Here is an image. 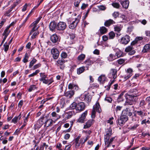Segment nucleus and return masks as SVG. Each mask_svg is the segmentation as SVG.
<instances>
[{
	"label": "nucleus",
	"instance_id": "f257e3e1",
	"mask_svg": "<svg viewBox=\"0 0 150 150\" xmlns=\"http://www.w3.org/2000/svg\"><path fill=\"white\" fill-rule=\"evenodd\" d=\"M81 18L80 15L78 16L77 18H76L74 20H71V19H69L68 20V23L70 24L69 25V28L71 29H74L76 26L77 24L79 21V20Z\"/></svg>",
	"mask_w": 150,
	"mask_h": 150
},
{
	"label": "nucleus",
	"instance_id": "f03ea898",
	"mask_svg": "<svg viewBox=\"0 0 150 150\" xmlns=\"http://www.w3.org/2000/svg\"><path fill=\"white\" fill-rule=\"evenodd\" d=\"M96 111L98 113H100L101 112L99 104L98 102H97L93 106L91 115V117L92 118H94L95 117Z\"/></svg>",
	"mask_w": 150,
	"mask_h": 150
},
{
	"label": "nucleus",
	"instance_id": "7ed1b4c3",
	"mask_svg": "<svg viewBox=\"0 0 150 150\" xmlns=\"http://www.w3.org/2000/svg\"><path fill=\"white\" fill-rule=\"evenodd\" d=\"M126 100L124 105L125 106L129 105H133L134 103V98L132 96H130L126 94L125 96Z\"/></svg>",
	"mask_w": 150,
	"mask_h": 150
},
{
	"label": "nucleus",
	"instance_id": "20e7f679",
	"mask_svg": "<svg viewBox=\"0 0 150 150\" xmlns=\"http://www.w3.org/2000/svg\"><path fill=\"white\" fill-rule=\"evenodd\" d=\"M127 95L132 96L134 98V97L139 96L140 95L141 93L138 91L136 88L131 89L127 93Z\"/></svg>",
	"mask_w": 150,
	"mask_h": 150
},
{
	"label": "nucleus",
	"instance_id": "39448f33",
	"mask_svg": "<svg viewBox=\"0 0 150 150\" xmlns=\"http://www.w3.org/2000/svg\"><path fill=\"white\" fill-rule=\"evenodd\" d=\"M128 117L126 115H122L118 119V124L120 126L123 125L128 120Z\"/></svg>",
	"mask_w": 150,
	"mask_h": 150
},
{
	"label": "nucleus",
	"instance_id": "423d86ee",
	"mask_svg": "<svg viewBox=\"0 0 150 150\" xmlns=\"http://www.w3.org/2000/svg\"><path fill=\"white\" fill-rule=\"evenodd\" d=\"M130 37L128 35H126L122 37L120 42L121 44L125 45L127 44L130 41Z\"/></svg>",
	"mask_w": 150,
	"mask_h": 150
},
{
	"label": "nucleus",
	"instance_id": "0eeeda50",
	"mask_svg": "<svg viewBox=\"0 0 150 150\" xmlns=\"http://www.w3.org/2000/svg\"><path fill=\"white\" fill-rule=\"evenodd\" d=\"M117 71L116 69H111L108 74V77L115 79L117 77Z\"/></svg>",
	"mask_w": 150,
	"mask_h": 150
},
{
	"label": "nucleus",
	"instance_id": "6e6552de",
	"mask_svg": "<svg viewBox=\"0 0 150 150\" xmlns=\"http://www.w3.org/2000/svg\"><path fill=\"white\" fill-rule=\"evenodd\" d=\"M85 107V105L83 103H80L77 104L76 110L78 111L79 112L83 111Z\"/></svg>",
	"mask_w": 150,
	"mask_h": 150
},
{
	"label": "nucleus",
	"instance_id": "1a4fd4ad",
	"mask_svg": "<svg viewBox=\"0 0 150 150\" xmlns=\"http://www.w3.org/2000/svg\"><path fill=\"white\" fill-rule=\"evenodd\" d=\"M66 27V23L62 22L59 23L57 25V29L59 30H64L65 28Z\"/></svg>",
	"mask_w": 150,
	"mask_h": 150
},
{
	"label": "nucleus",
	"instance_id": "9d476101",
	"mask_svg": "<svg viewBox=\"0 0 150 150\" xmlns=\"http://www.w3.org/2000/svg\"><path fill=\"white\" fill-rule=\"evenodd\" d=\"M134 48L131 46H129L127 47L125 50V51L126 52H129V54L130 55H133L135 52L134 50H133Z\"/></svg>",
	"mask_w": 150,
	"mask_h": 150
},
{
	"label": "nucleus",
	"instance_id": "9b49d317",
	"mask_svg": "<svg viewBox=\"0 0 150 150\" xmlns=\"http://www.w3.org/2000/svg\"><path fill=\"white\" fill-rule=\"evenodd\" d=\"M87 114V111H86L83 113L78 120V121L81 123H83L85 121V119Z\"/></svg>",
	"mask_w": 150,
	"mask_h": 150
},
{
	"label": "nucleus",
	"instance_id": "f8f14e48",
	"mask_svg": "<svg viewBox=\"0 0 150 150\" xmlns=\"http://www.w3.org/2000/svg\"><path fill=\"white\" fill-rule=\"evenodd\" d=\"M112 130L110 128L108 131L106 132V134L105 135L104 139L106 140V142L108 141V139H109L112 135Z\"/></svg>",
	"mask_w": 150,
	"mask_h": 150
},
{
	"label": "nucleus",
	"instance_id": "ddd939ff",
	"mask_svg": "<svg viewBox=\"0 0 150 150\" xmlns=\"http://www.w3.org/2000/svg\"><path fill=\"white\" fill-rule=\"evenodd\" d=\"M94 120L93 119H90L88 120L84 126V128L87 129L90 127L94 123Z\"/></svg>",
	"mask_w": 150,
	"mask_h": 150
},
{
	"label": "nucleus",
	"instance_id": "4468645a",
	"mask_svg": "<svg viewBox=\"0 0 150 150\" xmlns=\"http://www.w3.org/2000/svg\"><path fill=\"white\" fill-rule=\"evenodd\" d=\"M122 7L125 8H127L129 6V1L128 0H119Z\"/></svg>",
	"mask_w": 150,
	"mask_h": 150
},
{
	"label": "nucleus",
	"instance_id": "2eb2a0df",
	"mask_svg": "<svg viewBox=\"0 0 150 150\" xmlns=\"http://www.w3.org/2000/svg\"><path fill=\"white\" fill-rule=\"evenodd\" d=\"M56 28V23L55 21L51 22L49 25V28L50 30L52 32L55 31Z\"/></svg>",
	"mask_w": 150,
	"mask_h": 150
},
{
	"label": "nucleus",
	"instance_id": "dca6fc26",
	"mask_svg": "<svg viewBox=\"0 0 150 150\" xmlns=\"http://www.w3.org/2000/svg\"><path fill=\"white\" fill-rule=\"evenodd\" d=\"M132 70L131 68H129L127 70V75L126 76L124 77L125 80H126L132 75Z\"/></svg>",
	"mask_w": 150,
	"mask_h": 150
},
{
	"label": "nucleus",
	"instance_id": "f3484780",
	"mask_svg": "<svg viewBox=\"0 0 150 150\" xmlns=\"http://www.w3.org/2000/svg\"><path fill=\"white\" fill-rule=\"evenodd\" d=\"M56 120H53L52 119H47L46 121H45V126L48 127L50 126H51L54 123H55Z\"/></svg>",
	"mask_w": 150,
	"mask_h": 150
},
{
	"label": "nucleus",
	"instance_id": "a211bd4d",
	"mask_svg": "<svg viewBox=\"0 0 150 150\" xmlns=\"http://www.w3.org/2000/svg\"><path fill=\"white\" fill-rule=\"evenodd\" d=\"M122 115H128L131 116L132 115V113L131 112L130 108L129 107L126 108L125 110L122 111Z\"/></svg>",
	"mask_w": 150,
	"mask_h": 150
},
{
	"label": "nucleus",
	"instance_id": "6ab92c4d",
	"mask_svg": "<svg viewBox=\"0 0 150 150\" xmlns=\"http://www.w3.org/2000/svg\"><path fill=\"white\" fill-rule=\"evenodd\" d=\"M59 83L60 84L59 85L58 89V94H60L63 91V86L64 85V81H61L60 82H58L57 83Z\"/></svg>",
	"mask_w": 150,
	"mask_h": 150
},
{
	"label": "nucleus",
	"instance_id": "aec40b11",
	"mask_svg": "<svg viewBox=\"0 0 150 150\" xmlns=\"http://www.w3.org/2000/svg\"><path fill=\"white\" fill-rule=\"evenodd\" d=\"M150 51V44H147L145 45L143 47L142 52L143 53L148 52Z\"/></svg>",
	"mask_w": 150,
	"mask_h": 150
},
{
	"label": "nucleus",
	"instance_id": "412c9836",
	"mask_svg": "<svg viewBox=\"0 0 150 150\" xmlns=\"http://www.w3.org/2000/svg\"><path fill=\"white\" fill-rule=\"evenodd\" d=\"M68 88L69 89H73L76 90L78 89V86L73 83H69L68 85Z\"/></svg>",
	"mask_w": 150,
	"mask_h": 150
},
{
	"label": "nucleus",
	"instance_id": "4be33fe9",
	"mask_svg": "<svg viewBox=\"0 0 150 150\" xmlns=\"http://www.w3.org/2000/svg\"><path fill=\"white\" fill-rule=\"evenodd\" d=\"M74 93L73 91H69L65 93V95L69 98H71L74 94Z\"/></svg>",
	"mask_w": 150,
	"mask_h": 150
},
{
	"label": "nucleus",
	"instance_id": "5701e85b",
	"mask_svg": "<svg viewBox=\"0 0 150 150\" xmlns=\"http://www.w3.org/2000/svg\"><path fill=\"white\" fill-rule=\"evenodd\" d=\"M115 23V21L112 20L110 19L106 21L104 23V25L107 27H108L112 24Z\"/></svg>",
	"mask_w": 150,
	"mask_h": 150
},
{
	"label": "nucleus",
	"instance_id": "b1692460",
	"mask_svg": "<svg viewBox=\"0 0 150 150\" xmlns=\"http://www.w3.org/2000/svg\"><path fill=\"white\" fill-rule=\"evenodd\" d=\"M114 139V137L111 138L110 140L109 139H108V141L107 142H106V140H105V144L106 145V148L110 146Z\"/></svg>",
	"mask_w": 150,
	"mask_h": 150
},
{
	"label": "nucleus",
	"instance_id": "393cba45",
	"mask_svg": "<svg viewBox=\"0 0 150 150\" xmlns=\"http://www.w3.org/2000/svg\"><path fill=\"white\" fill-rule=\"evenodd\" d=\"M107 59L109 61H112L117 59L115 55H114L112 54H110L107 57Z\"/></svg>",
	"mask_w": 150,
	"mask_h": 150
},
{
	"label": "nucleus",
	"instance_id": "a878e982",
	"mask_svg": "<svg viewBox=\"0 0 150 150\" xmlns=\"http://www.w3.org/2000/svg\"><path fill=\"white\" fill-rule=\"evenodd\" d=\"M106 79L105 75H101L98 78V81L102 83H103Z\"/></svg>",
	"mask_w": 150,
	"mask_h": 150
},
{
	"label": "nucleus",
	"instance_id": "bb28decb",
	"mask_svg": "<svg viewBox=\"0 0 150 150\" xmlns=\"http://www.w3.org/2000/svg\"><path fill=\"white\" fill-rule=\"evenodd\" d=\"M42 18V17L40 16L35 21L33 22L30 25V26H35L37 27L36 25L37 24L39 23V21Z\"/></svg>",
	"mask_w": 150,
	"mask_h": 150
},
{
	"label": "nucleus",
	"instance_id": "cd10ccee",
	"mask_svg": "<svg viewBox=\"0 0 150 150\" xmlns=\"http://www.w3.org/2000/svg\"><path fill=\"white\" fill-rule=\"evenodd\" d=\"M56 48H53L51 50V54L52 55L53 58L54 59H56Z\"/></svg>",
	"mask_w": 150,
	"mask_h": 150
},
{
	"label": "nucleus",
	"instance_id": "c85d7f7f",
	"mask_svg": "<svg viewBox=\"0 0 150 150\" xmlns=\"http://www.w3.org/2000/svg\"><path fill=\"white\" fill-rule=\"evenodd\" d=\"M82 132L85 134L86 135L85 137H88V139L90 137V135L91 134L92 132L91 130H89L88 131L83 130V131Z\"/></svg>",
	"mask_w": 150,
	"mask_h": 150
},
{
	"label": "nucleus",
	"instance_id": "c756f323",
	"mask_svg": "<svg viewBox=\"0 0 150 150\" xmlns=\"http://www.w3.org/2000/svg\"><path fill=\"white\" fill-rule=\"evenodd\" d=\"M37 88L36 87V86L35 85H31L29 86V88L28 89V91L29 92H31L35 90L36 89H37Z\"/></svg>",
	"mask_w": 150,
	"mask_h": 150
},
{
	"label": "nucleus",
	"instance_id": "7c9ffc66",
	"mask_svg": "<svg viewBox=\"0 0 150 150\" xmlns=\"http://www.w3.org/2000/svg\"><path fill=\"white\" fill-rule=\"evenodd\" d=\"M117 59L122 56V52L120 50L117 51L115 54Z\"/></svg>",
	"mask_w": 150,
	"mask_h": 150
},
{
	"label": "nucleus",
	"instance_id": "2f4dec72",
	"mask_svg": "<svg viewBox=\"0 0 150 150\" xmlns=\"http://www.w3.org/2000/svg\"><path fill=\"white\" fill-rule=\"evenodd\" d=\"M21 113H20L18 117H15L12 120V122H13L14 123H16L17 122V120L18 119L20 120L21 117Z\"/></svg>",
	"mask_w": 150,
	"mask_h": 150
},
{
	"label": "nucleus",
	"instance_id": "473e14b6",
	"mask_svg": "<svg viewBox=\"0 0 150 150\" xmlns=\"http://www.w3.org/2000/svg\"><path fill=\"white\" fill-rule=\"evenodd\" d=\"M100 30V33L102 34H103L106 33L107 31V28L104 26H103L101 27Z\"/></svg>",
	"mask_w": 150,
	"mask_h": 150
},
{
	"label": "nucleus",
	"instance_id": "72a5a7b5",
	"mask_svg": "<svg viewBox=\"0 0 150 150\" xmlns=\"http://www.w3.org/2000/svg\"><path fill=\"white\" fill-rule=\"evenodd\" d=\"M85 70V67L84 66L80 67L77 69V73L78 74H80L83 73Z\"/></svg>",
	"mask_w": 150,
	"mask_h": 150
},
{
	"label": "nucleus",
	"instance_id": "f704fd0d",
	"mask_svg": "<svg viewBox=\"0 0 150 150\" xmlns=\"http://www.w3.org/2000/svg\"><path fill=\"white\" fill-rule=\"evenodd\" d=\"M50 40L53 43L56 42V35L54 34L50 37Z\"/></svg>",
	"mask_w": 150,
	"mask_h": 150
},
{
	"label": "nucleus",
	"instance_id": "c9c22d12",
	"mask_svg": "<svg viewBox=\"0 0 150 150\" xmlns=\"http://www.w3.org/2000/svg\"><path fill=\"white\" fill-rule=\"evenodd\" d=\"M37 61V60L33 58V59L30 61V63L29 65V68H30L33 66L34 64H35L36 62Z\"/></svg>",
	"mask_w": 150,
	"mask_h": 150
},
{
	"label": "nucleus",
	"instance_id": "e433bc0d",
	"mask_svg": "<svg viewBox=\"0 0 150 150\" xmlns=\"http://www.w3.org/2000/svg\"><path fill=\"white\" fill-rule=\"evenodd\" d=\"M85 57V55L83 54H81L79 55L78 57V59L79 61L83 60Z\"/></svg>",
	"mask_w": 150,
	"mask_h": 150
},
{
	"label": "nucleus",
	"instance_id": "4c0bfd02",
	"mask_svg": "<svg viewBox=\"0 0 150 150\" xmlns=\"http://www.w3.org/2000/svg\"><path fill=\"white\" fill-rule=\"evenodd\" d=\"M77 106V104L75 102L72 103L69 106L70 108L71 109H74L76 108Z\"/></svg>",
	"mask_w": 150,
	"mask_h": 150
},
{
	"label": "nucleus",
	"instance_id": "58836bf2",
	"mask_svg": "<svg viewBox=\"0 0 150 150\" xmlns=\"http://www.w3.org/2000/svg\"><path fill=\"white\" fill-rule=\"evenodd\" d=\"M10 30H7L5 29L2 35L4 36V37L7 38L9 34L10 33Z\"/></svg>",
	"mask_w": 150,
	"mask_h": 150
},
{
	"label": "nucleus",
	"instance_id": "ea45409f",
	"mask_svg": "<svg viewBox=\"0 0 150 150\" xmlns=\"http://www.w3.org/2000/svg\"><path fill=\"white\" fill-rule=\"evenodd\" d=\"M32 12V11H31L30 13L29 14V15L28 16H29L30 13H31ZM28 16L27 17H26V18L25 19V20L23 21V22L20 25H19V27L20 28H21V27H24V26L25 25V22H26V21H27L28 19Z\"/></svg>",
	"mask_w": 150,
	"mask_h": 150
},
{
	"label": "nucleus",
	"instance_id": "a19ab883",
	"mask_svg": "<svg viewBox=\"0 0 150 150\" xmlns=\"http://www.w3.org/2000/svg\"><path fill=\"white\" fill-rule=\"evenodd\" d=\"M109 39H113L115 37V34L113 31L110 32L109 34Z\"/></svg>",
	"mask_w": 150,
	"mask_h": 150
},
{
	"label": "nucleus",
	"instance_id": "79ce46f5",
	"mask_svg": "<svg viewBox=\"0 0 150 150\" xmlns=\"http://www.w3.org/2000/svg\"><path fill=\"white\" fill-rule=\"evenodd\" d=\"M112 5L114 7L116 8H120V4L117 3L113 2L112 4Z\"/></svg>",
	"mask_w": 150,
	"mask_h": 150
},
{
	"label": "nucleus",
	"instance_id": "37998d69",
	"mask_svg": "<svg viewBox=\"0 0 150 150\" xmlns=\"http://www.w3.org/2000/svg\"><path fill=\"white\" fill-rule=\"evenodd\" d=\"M88 139V137H84L82 138H81L80 140V143L82 144H83L86 142Z\"/></svg>",
	"mask_w": 150,
	"mask_h": 150
},
{
	"label": "nucleus",
	"instance_id": "c03bdc74",
	"mask_svg": "<svg viewBox=\"0 0 150 150\" xmlns=\"http://www.w3.org/2000/svg\"><path fill=\"white\" fill-rule=\"evenodd\" d=\"M41 81H42L43 83H44L45 84L48 83L49 84H50L52 82L50 81L49 80L47 79H44L43 80H42Z\"/></svg>",
	"mask_w": 150,
	"mask_h": 150
},
{
	"label": "nucleus",
	"instance_id": "a18cd8bd",
	"mask_svg": "<svg viewBox=\"0 0 150 150\" xmlns=\"http://www.w3.org/2000/svg\"><path fill=\"white\" fill-rule=\"evenodd\" d=\"M40 74L41 78L39 79L40 81L43 80L44 79H45L47 78V76L45 75L44 74L41 73Z\"/></svg>",
	"mask_w": 150,
	"mask_h": 150
},
{
	"label": "nucleus",
	"instance_id": "49530a36",
	"mask_svg": "<svg viewBox=\"0 0 150 150\" xmlns=\"http://www.w3.org/2000/svg\"><path fill=\"white\" fill-rule=\"evenodd\" d=\"M45 121L41 120H38L37 122V124L40 126H41L43 124L45 123Z\"/></svg>",
	"mask_w": 150,
	"mask_h": 150
},
{
	"label": "nucleus",
	"instance_id": "de8ad7c7",
	"mask_svg": "<svg viewBox=\"0 0 150 150\" xmlns=\"http://www.w3.org/2000/svg\"><path fill=\"white\" fill-rule=\"evenodd\" d=\"M33 27L32 28V30H31V31L30 33V35H31L34 31H35V30H38V28L39 26L38 27H35V26H33Z\"/></svg>",
	"mask_w": 150,
	"mask_h": 150
},
{
	"label": "nucleus",
	"instance_id": "09e8293b",
	"mask_svg": "<svg viewBox=\"0 0 150 150\" xmlns=\"http://www.w3.org/2000/svg\"><path fill=\"white\" fill-rule=\"evenodd\" d=\"M33 27L32 28V30H31V31L30 33V35H31L34 31H35V30H38V28L39 26L38 27H35V26H33Z\"/></svg>",
	"mask_w": 150,
	"mask_h": 150
},
{
	"label": "nucleus",
	"instance_id": "8fccbe9b",
	"mask_svg": "<svg viewBox=\"0 0 150 150\" xmlns=\"http://www.w3.org/2000/svg\"><path fill=\"white\" fill-rule=\"evenodd\" d=\"M57 62L59 64L62 65L64 63V60L63 59H62L60 60H58V61H57Z\"/></svg>",
	"mask_w": 150,
	"mask_h": 150
},
{
	"label": "nucleus",
	"instance_id": "3c124183",
	"mask_svg": "<svg viewBox=\"0 0 150 150\" xmlns=\"http://www.w3.org/2000/svg\"><path fill=\"white\" fill-rule=\"evenodd\" d=\"M125 61V59H120L117 60L118 64H122Z\"/></svg>",
	"mask_w": 150,
	"mask_h": 150
},
{
	"label": "nucleus",
	"instance_id": "603ef678",
	"mask_svg": "<svg viewBox=\"0 0 150 150\" xmlns=\"http://www.w3.org/2000/svg\"><path fill=\"white\" fill-rule=\"evenodd\" d=\"M6 43H7L6 42L4 45V50L6 52L8 50L9 48V45H6Z\"/></svg>",
	"mask_w": 150,
	"mask_h": 150
},
{
	"label": "nucleus",
	"instance_id": "864d4df0",
	"mask_svg": "<svg viewBox=\"0 0 150 150\" xmlns=\"http://www.w3.org/2000/svg\"><path fill=\"white\" fill-rule=\"evenodd\" d=\"M81 1V0H75L74 2L75 6L76 7H78Z\"/></svg>",
	"mask_w": 150,
	"mask_h": 150
},
{
	"label": "nucleus",
	"instance_id": "5fc2aeb1",
	"mask_svg": "<svg viewBox=\"0 0 150 150\" xmlns=\"http://www.w3.org/2000/svg\"><path fill=\"white\" fill-rule=\"evenodd\" d=\"M135 112L138 114V115L140 116L141 117L143 115L144 113V112L141 110L136 111Z\"/></svg>",
	"mask_w": 150,
	"mask_h": 150
},
{
	"label": "nucleus",
	"instance_id": "6e6d98bb",
	"mask_svg": "<svg viewBox=\"0 0 150 150\" xmlns=\"http://www.w3.org/2000/svg\"><path fill=\"white\" fill-rule=\"evenodd\" d=\"M105 100L107 101L108 102L111 103L112 100V98L109 97H106L105 99Z\"/></svg>",
	"mask_w": 150,
	"mask_h": 150
},
{
	"label": "nucleus",
	"instance_id": "4d7b16f0",
	"mask_svg": "<svg viewBox=\"0 0 150 150\" xmlns=\"http://www.w3.org/2000/svg\"><path fill=\"white\" fill-rule=\"evenodd\" d=\"M88 6V5L87 4H85L84 3H83L82 4V5L81 7V8L82 10L84 9H85Z\"/></svg>",
	"mask_w": 150,
	"mask_h": 150
},
{
	"label": "nucleus",
	"instance_id": "13d9d810",
	"mask_svg": "<svg viewBox=\"0 0 150 150\" xmlns=\"http://www.w3.org/2000/svg\"><path fill=\"white\" fill-rule=\"evenodd\" d=\"M118 16L119 13L117 12H115L112 14V16L115 18H117Z\"/></svg>",
	"mask_w": 150,
	"mask_h": 150
},
{
	"label": "nucleus",
	"instance_id": "bf43d9fd",
	"mask_svg": "<svg viewBox=\"0 0 150 150\" xmlns=\"http://www.w3.org/2000/svg\"><path fill=\"white\" fill-rule=\"evenodd\" d=\"M41 66V64H38L35 65L33 67V69L35 70L39 67H40Z\"/></svg>",
	"mask_w": 150,
	"mask_h": 150
},
{
	"label": "nucleus",
	"instance_id": "052dcab7",
	"mask_svg": "<svg viewBox=\"0 0 150 150\" xmlns=\"http://www.w3.org/2000/svg\"><path fill=\"white\" fill-rule=\"evenodd\" d=\"M67 55L65 52H63L61 54V57L63 58H65L67 57Z\"/></svg>",
	"mask_w": 150,
	"mask_h": 150
},
{
	"label": "nucleus",
	"instance_id": "680f3d73",
	"mask_svg": "<svg viewBox=\"0 0 150 150\" xmlns=\"http://www.w3.org/2000/svg\"><path fill=\"white\" fill-rule=\"evenodd\" d=\"M98 86V85L96 83H93L91 85L90 87L93 88H97Z\"/></svg>",
	"mask_w": 150,
	"mask_h": 150
},
{
	"label": "nucleus",
	"instance_id": "e2e57ef3",
	"mask_svg": "<svg viewBox=\"0 0 150 150\" xmlns=\"http://www.w3.org/2000/svg\"><path fill=\"white\" fill-rule=\"evenodd\" d=\"M39 33L38 32H35L33 33V35L31 36V38L33 39L35 38L36 36Z\"/></svg>",
	"mask_w": 150,
	"mask_h": 150
},
{
	"label": "nucleus",
	"instance_id": "0e129e2a",
	"mask_svg": "<svg viewBox=\"0 0 150 150\" xmlns=\"http://www.w3.org/2000/svg\"><path fill=\"white\" fill-rule=\"evenodd\" d=\"M115 30L118 32H120L121 30V28L118 26H116L114 27Z\"/></svg>",
	"mask_w": 150,
	"mask_h": 150
},
{
	"label": "nucleus",
	"instance_id": "69168bd1",
	"mask_svg": "<svg viewBox=\"0 0 150 150\" xmlns=\"http://www.w3.org/2000/svg\"><path fill=\"white\" fill-rule=\"evenodd\" d=\"M30 115V113H29L27 115V116L25 117V119L24 120V122L25 123H27L28 121V119Z\"/></svg>",
	"mask_w": 150,
	"mask_h": 150
},
{
	"label": "nucleus",
	"instance_id": "338daca9",
	"mask_svg": "<svg viewBox=\"0 0 150 150\" xmlns=\"http://www.w3.org/2000/svg\"><path fill=\"white\" fill-rule=\"evenodd\" d=\"M23 104V100H21L18 105V106L19 107L21 108Z\"/></svg>",
	"mask_w": 150,
	"mask_h": 150
},
{
	"label": "nucleus",
	"instance_id": "774afa93",
	"mask_svg": "<svg viewBox=\"0 0 150 150\" xmlns=\"http://www.w3.org/2000/svg\"><path fill=\"white\" fill-rule=\"evenodd\" d=\"M71 146V144L66 146L64 150H69Z\"/></svg>",
	"mask_w": 150,
	"mask_h": 150
}]
</instances>
